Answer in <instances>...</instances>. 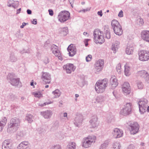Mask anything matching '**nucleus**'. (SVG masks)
I'll return each mask as SVG.
<instances>
[{
  "label": "nucleus",
  "mask_w": 149,
  "mask_h": 149,
  "mask_svg": "<svg viewBox=\"0 0 149 149\" xmlns=\"http://www.w3.org/2000/svg\"><path fill=\"white\" fill-rule=\"evenodd\" d=\"M116 69L117 72L119 74H120L121 71V64L120 63H119L117 65Z\"/></svg>",
  "instance_id": "obj_43"
},
{
  "label": "nucleus",
  "mask_w": 149,
  "mask_h": 149,
  "mask_svg": "<svg viewBox=\"0 0 149 149\" xmlns=\"http://www.w3.org/2000/svg\"><path fill=\"white\" fill-rule=\"evenodd\" d=\"M20 123V120L19 118H12L8 126L7 132L10 133L15 132L19 128Z\"/></svg>",
  "instance_id": "obj_2"
},
{
  "label": "nucleus",
  "mask_w": 149,
  "mask_h": 149,
  "mask_svg": "<svg viewBox=\"0 0 149 149\" xmlns=\"http://www.w3.org/2000/svg\"><path fill=\"white\" fill-rule=\"evenodd\" d=\"M12 140L10 139H7L5 140L2 143V146L12 147Z\"/></svg>",
  "instance_id": "obj_25"
},
{
  "label": "nucleus",
  "mask_w": 149,
  "mask_h": 149,
  "mask_svg": "<svg viewBox=\"0 0 149 149\" xmlns=\"http://www.w3.org/2000/svg\"><path fill=\"white\" fill-rule=\"evenodd\" d=\"M32 94L36 97H40L42 96V95L40 91H35L32 93Z\"/></svg>",
  "instance_id": "obj_39"
},
{
  "label": "nucleus",
  "mask_w": 149,
  "mask_h": 149,
  "mask_svg": "<svg viewBox=\"0 0 149 149\" xmlns=\"http://www.w3.org/2000/svg\"><path fill=\"white\" fill-rule=\"evenodd\" d=\"M110 82L113 88H114L118 84V80L114 76L111 78Z\"/></svg>",
  "instance_id": "obj_22"
},
{
  "label": "nucleus",
  "mask_w": 149,
  "mask_h": 149,
  "mask_svg": "<svg viewBox=\"0 0 149 149\" xmlns=\"http://www.w3.org/2000/svg\"><path fill=\"white\" fill-rule=\"evenodd\" d=\"M63 68L64 70L66 71L67 73L70 74L72 72L74 71L76 68L72 64L67 63L63 65Z\"/></svg>",
  "instance_id": "obj_13"
},
{
  "label": "nucleus",
  "mask_w": 149,
  "mask_h": 149,
  "mask_svg": "<svg viewBox=\"0 0 149 149\" xmlns=\"http://www.w3.org/2000/svg\"><path fill=\"white\" fill-rule=\"evenodd\" d=\"M113 137L115 138L121 137L123 135V131L118 128H114L112 132Z\"/></svg>",
  "instance_id": "obj_15"
},
{
  "label": "nucleus",
  "mask_w": 149,
  "mask_h": 149,
  "mask_svg": "<svg viewBox=\"0 0 149 149\" xmlns=\"http://www.w3.org/2000/svg\"><path fill=\"white\" fill-rule=\"evenodd\" d=\"M130 70V67L129 66L127 65L125 66L124 72L125 76H128L130 75L131 72Z\"/></svg>",
  "instance_id": "obj_32"
},
{
  "label": "nucleus",
  "mask_w": 149,
  "mask_h": 149,
  "mask_svg": "<svg viewBox=\"0 0 149 149\" xmlns=\"http://www.w3.org/2000/svg\"><path fill=\"white\" fill-rule=\"evenodd\" d=\"M123 92L126 94H129L131 92V88L128 82H125L122 87Z\"/></svg>",
  "instance_id": "obj_18"
},
{
  "label": "nucleus",
  "mask_w": 149,
  "mask_h": 149,
  "mask_svg": "<svg viewBox=\"0 0 149 149\" xmlns=\"http://www.w3.org/2000/svg\"><path fill=\"white\" fill-rule=\"evenodd\" d=\"M67 50L69 52V56L71 57L73 56L76 53V47L72 44L68 46L67 48Z\"/></svg>",
  "instance_id": "obj_17"
},
{
  "label": "nucleus",
  "mask_w": 149,
  "mask_h": 149,
  "mask_svg": "<svg viewBox=\"0 0 149 149\" xmlns=\"http://www.w3.org/2000/svg\"><path fill=\"white\" fill-rule=\"evenodd\" d=\"M108 80L107 78L99 80L95 86V89L97 93H102L104 91L108 86Z\"/></svg>",
  "instance_id": "obj_1"
},
{
  "label": "nucleus",
  "mask_w": 149,
  "mask_h": 149,
  "mask_svg": "<svg viewBox=\"0 0 149 149\" xmlns=\"http://www.w3.org/2000/svg\"><path fill=\"white\" fill-rule=\"evenodd\" d=\"M26 23H25V22H23V23H22V25H21L20 26V28H23L24 26L26 25Z\"/></svg>",
  "instance_id": "obj_61"
},
{
  "label": "nucleus",
  "mask_w": 149,
  "mask_h": 149,
  "mask_svg": "<svg viewBox=\"0 0 149 149\" xmlns=\"http://www.w3.org/2000/svg\"><path fill=\"white\" fill-rule=\"evenodd\" d=\"M32 24H36L37 23V19H34L32 22Z\"/></svg>",
  "instance_id": "obj_58"
},
{
  "label": "nucleus",
  "mask_w": 149,
  "mask_h": 149,
  "mask_svg": "<svg viewBox=\"0 0 149 149\" xmlns=\"http://www.w3.org/2000/svg\"><path fill=\"white\" fill-rule=\"evenodd\" d=\"M103 67L95 65V72L97 74H99L102 70Z\"/></svg>",
  "instance_id": "obj_33"
},
{
  "label": "nucleus",
  "mask_w": 149,
  "mask_h": 149,
  "mask_svg": "<svg viewBox=\"0 0 149 149\" xmlns=\"http://www.w3.org/2000/svg\"><path fill=\"white\" fill-rule=\"evenodd\" d=\"M89 10H90V9H88V8L86 9H84L79 10V13L82 12L83 13H85L87 11H89Z\"/></svg>",
  "instance_id": "obj_53"
},
{
  "label": "nucleus",
  "mask_w": 149,
  "mask_h": 149,
  "mask_svg": "<svg viewBox=\"0 0 149 149\" xmlns=\"http://www.w3.org/2000/svg\"><path fill=\"white\" fill-rule=\"evenodd\" d=\"M120 43L118 41H116L113 43L111 46V49L113 51V53H116L119 47Z\"/></svg>",
  "instance_id": "obj_23"
},
{
  "label": "nucleus",
  "mask_w": 149,
  "mask_h": 149,
  "mask_svg": "<svg viewBox=\"0 0 149 149\" xmlns=\"http://www.w3.org/2000/svg\"><path fill=\"white\" fill-rule=\"evenodd\" d=\"M17 60V58L15 56L13 53H11L10 55L9 61L12 62H16Z\"/></svg>",
  "instance_id": "obj_31"
},
{
  "label": "nucleus",
  "mask_w": 149,
  "mask_h": 149,
  "mask_svg": "<svg viewBox=\"0 0 149 149\" xmlns=\"http://www.w3.org/2000/svg\"><path fill=\"white\" fill-rule=\"evenodd\" d=\"M141 36L143 40L149 42V31H143L141 33Z\"/></svg>",
  "instance_id": "obj_20"
},
{
  "label": "nucleus",
  "mask_w": 149,
  "mask_h": 149,
  "mask_svg": "<svg viewBox=\"0 0 149 149\" xmlns=\"http://www.w3.org/2000/svg\"><path fill=\"white\" fill-rule=\"evenodd\" d=\"M127 124L129 125L128 127L131 134H134L138 132L139 125L137 122L131 121Z\"/></svg>",
  "instance_id": "obj_7"
},
{
  "label": "nucleus",
  "mask_w": 149,
  "mask_h": 149,
  "mask_svg": "<svg viewBox=\"0 0 149 149\" xmlns=\"http://www.w3.org/2000/svg\"><path fill=\"white\" fill-rule=\"evenodd\" d=\"M15 74L14 73H9L7 76V78L12 85L16 86L21 84V82H20V79L15 78Z\"/></svg>",
  "instance_id": "obj_5"
},
{
  "label": "nucleus",
  "mask_w": 149,
  "mask_h": 149,
  "mask_svg": "<svg viewBox=\"0 0 149 149\" xmlns=\"http://www.w3.org/2000/svg\"><path fill=\"white\" fill-rule=\"evenodd\" d=\"M106 27H107L106 28L107 29V32L105 33V37L107 39H109L111 37L109 30H108L107 26H106Z\"/></svg>",
  "instance_id": "obj_42"
},
{
  "label": "nucleus",
  "mask_w": 149,
  "mask_h": 149,
  "mask_svg": "<svg viewBox=\"0 0 149 149\" xmlns=\"http://www.w3.org/2000/svg\"><path fill=\"white\" fill-rule=\"evenodd\" d=\"M98 118L96 116H94V128L98 126L99 122L97 120Z\"/></svg>",
  "instance_id": "obj_38"
},
{
  "label": "nucleus",
  "mask_w": 149,
  "mask_h": 149,
  "mask_svg": "<svg viewBox=\"0 0 149 149\" xmlns=\"http://www.w3.org/2000/svg\"><path fill=\"white\" fill-rule=\"evenodd\" d=\"M133 48L128 46L126 49L125 52L127 54L130 55L133 52Z\"/></svg>",
  "instance_id": "obj_36"
},
{
  "label": "nucleus",
  "mask_w": 149,
  "mask_h": 149,
  "mask_svg": "<svg viewBox=\"0 0 149 149\" xmlns=\"http://www.w3.org/2000/svg\"><path fill=\"white\" fill-rule=\"evenodd\" d=\"M94 41L96 44H101L104 42V39L103 36L102 32L100 30L96 29L94 31Z\"/></svg>",
  "instance_id": "obj_4"
},
{
  "label": "nucleus",
  "mask_w": 149,
  "mask_h": 149,
  "mask_svg": "<svg viewBox=\"0 0 149 149\" xmlns=\"http://www.w3.org/2000/svg\"><path fill=\"white\" fill-rule=\"evenodd\" d=\"M50 149H61V147L59 145H56L52 146Z\"/></svg>",
  "instance_id": "obj_46"
},
{
  "label": "nucleus",
  "mask_w": 149,
  "mask_h": 149,
  "mask_svg": "<svg viewBox=\"0 0 149 149\" xmlns=\"http://www.w3.org/2000/svg\"><path fill=\"white\" fill-rule=\"evenodd\" d=\"M148 100L145 98L140 100L138 102L139 111L141 114H143L146 111V108L148 106Z\"/></svg>",
  "instance_id": "obj_6"
},
{
  "label": "nucleus",
  "mask_w": 149,
  "mask_h": 149,
  "mask_svg": "<svg viewBox=\"0 0 149 149\" xmlns=\"http://www.w3.org/2000/svg\"><path fill=\"white\" fill-rule=\"evenodd\" d=\"M40 113L45 118L49 119L51 118L53 113L52 111L47 110L45 111L41 112Z\"/></svg>",
  "instance_id": "obj_19"
},
{
  "label": "nucleus",
  "mask_w": 149,
  "mask_h": 149,
  "mask_svg": "<svg viewBox=\"0 0 149 149\" xmlns=\"http://www.w3.org/2000/svg\"><path fill=\"white\" fill-rule=\"evenodd\" d=\"M118 16L120 17H122L123 16V11L121 10L119 13Z\"/></svg>",
  "instance_id": "obj_52"
},
{
  "label": "nucleus",
  "mask_w": 149,
  "mask_h": 149,
  "mask_svg": "<svg viewBox=\"0 0 149 149\" xmlns=\"http://www.w3.org/2000/svg\"><path fill=\"white\" fill-rule=\"evenodd\" d=\"M111 24L115 33L119 36L122 35L123 30L122 26L117 20H113L111 22Z\"/></svg>",
  "instance_id": "obj_3"
},
{
  "label": "nucleus",
  "mask_w": 149,
  "mask_h": 149,
  "mask_svg": "<svg viewBox=\"0 0 149 149\" xmlns=\"http://www.w3.org/2000/svg\"><path fill=\"white\" fill-rule=\"evenodd\" d=\"M63 115L64 117H67V114L66 113H63L62 112H61L59 114L58 116H59L60 118H62V116Z\"/></svg>",
  "instance_id": "obj_45"
},
{
  "label": "nucleus",
  "mask_w": 149,
  "mask_h": 149,
  "mask_svg": "<svg viewBox=\"0 0 149 149\" xmlns=\"http://www.w3.org/2000/svg\"><path fill=\"white\" fill-rule=\"evenodd\" d=\"M76 145L75 142H71L69 143L66 149H76Z\"/></svg>",
  "instance_id": "obj_27"
},
{
  "label": "nucleus",
  "mask_w": 149,
  "mask_h": 149,
  "mask_svg": "<svg viewBox=\"0 0 149 149\" xmlns=\"http://www.w3.org/2000/svg\"><path fill=\"white\" fill-rule=\"evenodd\" d=\"M60 33L63 36H66L68 33V28L67 27L60 28L59 29Z\"/></svg>",
  "instance_id": "obj_24"
},
{
  "label": "nucleus",
  "mask_w": 149,
  "mask_h": 149,
  "mask_svg": "<svg viewBox=\"0 0 149 149\" xmlns=\"http://www.w3.org/2000/svg\"><path fill=\"white\" fill-rule=\"evenodd\" d=\"M52 52L56 56L58 57V59L61 60H62V58L61 56V52L58 49L54 51L53 50V51Z\"/></svg>",
  "instance_id": "obj_28"
},
{
  "label": "nucleus",
  "mask_w": 149,
  "mask_h": 149,
  "mask_svg": "<svg viewBox=\"0 0 149 149\" xmlns=\"http://www.w3.org/2000/svg\"><path fill=\"white\" fill-rule=\"evenodd\" d=\"M70 16V13L66 11L60 12L58 15V20L61 22H64L68 19Z\"/></svg>",
  "instance_id": "obj_8"
},
{
  "label": "nucleus",
  "mask_w": 149,
  "mask_h": 149,
  "mask_svg": "<svg viewBox=\"0 0 149 149\" xmlns=\"http://www.w3.org/2000/svg\"><path fill=\"white\" fill-rule=\"evenodd\" d=\"M12 7L15 8H17L19 5V2L17 1H12Z\"/></svg>",
  "instance_id": "obj_41"
},
{
  "label": "nucleus",
  "mask_w": 149,
  "mask_h": 149,
  "mask_svg": "<svg viewBox=\"0 0 149 149\" xmlns=\"http://www.w3.org/2000/svg\"><path fill=\"white\" fill-rule=\"evenodd\" d=\"M108 144L109 142L108 141H105L101 145L100 149H106Z\"/></svg>",
  "instance_id": "obj_40"
},
{
  "label": "nucleus",
  "mask_w": 149,
  "mask_h": 149,
  "mask_svg": "<svg viewBox=\"0 0 149 149\" xmlns=\"http://www.w3.org/2000/svg\"><path fill=\"white\" fill-rule=\"evenodd\" d=\"M49 14L51 16H52L54 14L53 11L52 9H49L48 10Z\"/></svg>",
  "instance_id": "obj_54"
},
{
  "label": "nucleus",
  "mask_w": 149,
  "mask_h": 149,
  "mask_svg": "<svg viewBox=\"0 0 149 149\" xmlns=\"http://www.w3.org/2000/svg\"><path fill=\"white\" fill-rule=\"evenodd\" d=\"M104 64V61L102 59H100L98 60L95 63V65H97L98 66L103 67Z\"/></svg>",
  "instance_id": "obj_34"
},
{
  "label": "nucleus",
  "mask_w": 149,
  "mask_h": 149,
  "mask_svg": "<svg viewBox=\"0 0 149 149\" xmlns=\"http://www.w3.org/2000/svg\"><path fill=\"white\" fill-rule=\"evenodd\" d=\"M21 8H20L19 9H18V10H17V13H16V14H18L20 12V11H21Z\"/></svg>",
  "instance_id": "obj_64"
},
{
  "label": "nucleus",
  "mask_w": 149,
  "mask_h": 149,
  "mask_svg": "<svg viewBox=\"0 0 149 149\" xmlns=\"http://www.w3.org/2000/svg\"><path fill=\"white\" fill-rule=\"evenodd\" d=\"M17 135L18 136L20 137H23L25 135V134L23 131H22L18 132L17 134Z\"/></svg>",
  "instance_id": "obj_47"
},
{
  "label": "nucleus",
  "mask_w": 149,
  "mask_h": 149,
  "mask_svg": "<svg viewBox=\"0 0 149 149\" xmlns=\"http://www.w3.org/2000/svg\"><path fill=\"white\" fill-rule=\"evenodd\" d=\"M92 56L90 55H88L86 58V61L87 62H89L91 61L92 58Z\"/></svg>",
  "instance_id": "obj_49"
},
{
  "label": "nucleus",
  "mask_w": 149,
  "mask_h": 149,
  "mask_svg": "<svg viewBox=\"0 0 149 149\" xmlns=\"http://www.w3.org/2000/svg\"><path fill=\"white\" fill-rule=\"evenodd\" d=\"M83 120L82 115L81 113H77L75 118L74 123L76 126L79 127L81 124Z\"/></svg>",
  "instance_id": "obj_12"
},
{
  "label": "nucleus",
  "mask_w": 149,
  "mask_h": 149,
  "mask_svg": "<svg viewBox=\"0 0 149 149\" xmlns=\"http://www.w3.org/2000/svg\"><path fill=\"white\" fill-rule=\"evenodd\" d=\"M139 59L140 60L144 61L149 59V52L145 50H140L139 52Z\"/></svg>",
  "instance_id": "obj_9"
},
{
  "label": "nucleus",
  "mask_w": 149,
  "mask_h": 149,
  "mask_svg": "<svg viewBox=\"0 0 149 149\" xmlns=\"http://www.w3.org/2000/svg\"><path fill=\"white\" fill-rule=\"evenodd\" d=\"M52 93L54 95V98H58L61 95V93L60 91L58 89H56L54 91H53Z\"/></svg>",
  "instance_id": "obj_35"
},
{
  "label": "nucleus",
  "mask_w": 149,
  "mask_h": 149,
  "mask_svg": "<svg viewBox=\"0 0 149 149\" xmlns=\"http://www.w3.org/2000/svg\"><path fill=\"white\" fill-rule=\"evenodd\" d=\"M138 75L141 77L145 79V81L148 83H149V74L146 71L142 70L138 72Z\"/></svg>",
  "instance_id": "obj_16"
},
{
  "label": "nucleus",
  "mask_w": 149,
  "mask_h": 149,
  "mask_svg": "<svg viewBox=\"0 0 149 149\" xmlns=\"http://www.w3.org/2000/svg\"><path fill=\"white\" fill-rule=\"evenodd\" d=\"M42 79L46 84L49 83L51 81V78L50 74L48 72H42Z\"/></svg>",
  "instance_id": "obj_14"
},
{
  "label": "nucleus",
  "mask_w": 149,
  "mask_h": 149,
  "mask_svg": "<svg viewBox=\"0 0 149 149\" xmlns=\"http://www.w3.org/2000/svg\"><path fill=\"white\" fill-rule=\"evenodd\" d=\"M8 6L9 7H12V1H9L8 2Z\"/></svg>",
  "instance_id": "obj_63"
},
{
  "label": "nucleus",
  "mask_w": 149,
  "mask_h": 149,
  "mask_svg": "<svg viewBox=\"0 0 149 149\" xmlns=\"http://www.w3.org/2000/svg\"><path fill=\"white\" fill-rule=\"evenodd\" d=\"M7 122V119L4 117L2 120L0 121V132L1 131Z\"/></svg>",
  "instance_id": "obj_29"
},
{
  "label": "nucleus",
  "mask_w": 149,
  "mask_h": 149,
  "mask_svg": "<svg viewBox=\"0 0 149 149\" xmlns=\"http://www.w3.org/2000/svg\"><path fill=\"white\" fill-rule=\"evenodd\" d=\"M139 24L141 25H143L144 23L143 19L141 18L139 19Z\"/></svg>",
  "instance_id": "obj_50"
},
{
  "label": "nucleus",
  "mask_w": 149,
  "mask_h": 149,
  "mask_svg": "<svg viewBox=\"0 0 149 149\" xmlns=\"http://www.w3.org/2000/svg\"><path fill=\"white\" fill-rule=\"evenodd\" d=\"M93 141V138L91 136L85 137L82 141V146L86 148L90 147Z\"/></svg>",
  "instance_id": "obj_10"
},
{
  "label": "nucleus",
  "mask_w": 149,
  "mask_h": 149,
  "mask_svg": "<svg viewBox=\"0 0 149 149\" xmlns=\"http://www.w3.org/2000/svg\"><path fill=\"white\" fill-rule=\"evenodd\" d=\"M11 148L8 147H5L2 146V149H11Z\"/></svg>",
  "instance_id": "obj_62"
},
{
  "label": "nucleus",
  "mask_w": 149,
  "mask_h": 149,
  "mask_svg": "<svg viewBox=\"0 0 149 149\" xmlns=\"http://www.w3.org/2000/svg\"><path fill=\"white\" fill-rule=\"evenodd\" d=\"M69 1L71 4V7L73 8V5L74 3V0H69Z\"/></svg>",
  "instance_id": "obj_56"
},
{
  "label": "nucleus",
  "mask_w": 149,
  "mask_h": 149,
  "mask_svg": "<svg viewBox=\"0 0 149 149\" xmlns=\"http://www.w3.org/2000/svg\"><path fill=\"white\" fill-rule=\"evenodd\" d=\"M58 49V47L55 45H52L51 47V49L52 52L53 50H55Z\"/></svg>",
  "instance_id": "obj_48"
},
{
  "label": "nucleus",
  "mask_w": 149,
  "mask_h": 149,
  "mask_svg": "<svg viewBox=\"0 0 149 149\" xmlns=\"http://www.w3.org/2000/svg\"><path fill=\"white\" fill-rule=\"evenodd\" d=\"M137 85L139 89H142L143 88V85L140 81H138L137 83Z\"/></svg>",
  "instance_id": "obj_44"
},
{
  "label": "nucleus",
  "mask_w": 149,
  "mask_h": 149,
  "mask_svg": "<svg viewBox=\"0 0 149 149\" xmlns=\"http://www.w3.org/2000/svg\"><path fill=\"white\" fill-rule=\"evenodd\" d=\"M29 143L28 141H24L21 143L17 146V149H26L29 148Z\"/></svg>",
  "instance_id": "obj_21"
},
{
  "label": "nucleus",
  "mask_w": 149,
  "mask_h": 149,
  "mask_svg": "<svg viewBox=\"0 0 149 149\" xmlns=\"http://www.w3.org/2000/svg\"><path fill=\"white\" fill-rule=\"evenodd\" d=\"M26 12L29 15L31 14L32 13L31 11L29 9H27V10Z\"/></svg>",
  "instance_id": "obj_60"
},
{
  "label": "nucleus",
  "mask_w": 149,
  "mask_h": 149,
  "mask_svg": "<svg viewBox=\"0 0 149 149\" xmlns=\"http://www.w3.org/2000/svg\"><path fill=\"white\" fill-rule=\"evenodd\" d=\"M106 26H107L108 30H109V28L108 26H107V25L104 26L103 27V29H104V32L105 33L107 32V29L106 28L107 27H106Z\"/></svg>",
  "instance_id": "obj_57"
},
{
  "label": "nucleus",
  "mask_w": 149,
  "mask_h": 149,
  "mask_svg": "<svg viewBox=\"0 0 149 149\" xmlns=\"http://www.w3.org/2000/svg\"><path fill=\"white\" fill-rule=\"evenodd\" d=\"M49 62V60L47 57H45L44 60V63L46 64L48 63Z\"/></svg>",
  "instance_id": "obj_51"
},
{
  "label": "nucleus",
  "mask_w": 149,
  "mask_h": 149,
  "mask_svg": "<svg viewBox=\"0 0 149 149\" xmlns=\"http://www.w3.org/2000/svg\"><path fill=\"white\" fill-rule=\"evenodd\" d=\"M112 146L113 149H120L121 147L120 143L118 142H114Z\"/></svg>",
  "instance_id": "obj_37"
},
{
  "label": "nucleus",
  "mask_w": 149,
  "mask_h": 149,
  "mask_svg": "<svg viewBox=\"0 0 149 149\" xmlns=\"http://www.w3.org/2000/svg\"><path fill=\"white\" fill-rule=\"evenodd\" d=\"M131 111V107L130 103H127L124 105V107L120 112V114L124 115L126 116L130 114Z\"/></svg>",
  "instance_id": "obj_11"
},
{
  "label": "nucleus",
  "mask_w": 149,
  "mask_h": 149,
  "mask_svg": "<svg viewBox=\"0 0 149 149\" xmlns=\"http://www.w3.org/2000/svg\"><path fill=\"white\" fill-rule=\"evenodd\" d=\"M97 14L99 15H100V17H102V11L100 10L97 12Z\"/></svg>",
  "instance_id": "obj_59"
},
{
  "label": "nucleus",
  "mask_w": 149,
  "mask_h": 149,
  "mask_svg": "<svg viewBox=\"0 0 149 149\" xmlns=\"http://www.w3.org/2000/svg\"><path fill=\"white\" fill-rule=\"evenodd\" d=\"M5 98L8 100L14 101L17 99V97L12 93H10Z\"/></svg>",
  "instance_id": "obj_26"
},
{
  "label": "nucleus",
  "mask_w": 149,
  "mask_h": 149,
  "mask_svg": "<svg viewBox=\"0 0 149 149\" xmlns=\"http://www.w3.org/2000/svg\"><path fill=\"white\" fill-rule=\"evenodd\" d=\"M24 50H23V51H21L20 52V53L22 54H23L24 53H29L30 52V50L29 49H28L26 50V51H24Z\"/></svg>",
  "instance_id": "obj_55"
},
{
  "label": "nucleus",
  "mask_w": 149,
  "mask_h": 149,
  "mask_svg": "<svg viewBox=\"0 0 149 149\" xmlns=\"http://www.w3.org/2000/svg\"><path fill=\"white\" fill-rule=\"evenodd\" d=\"M33 116L30 114H27L26 115L25 120L29 123H31L33 121Z\"/></svg>",
  "instance_id": "obj_30"
}]
</instances>
